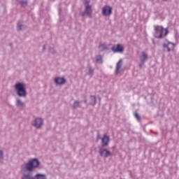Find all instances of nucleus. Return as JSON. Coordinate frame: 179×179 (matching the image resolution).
Returning a JSON list of instances; mask_svg holds the SVG:
<instances>
[{
  "mask_svg": "<svg viewBox=\"0 0 179 179\" xmlns=\"http://www.w3.org/2000/svg\"><path fill=\"white\" fill-rule=\"evenodd\" d=\"M155 29V37L156 38H163L169 34V30L167 29H164L163 27L156 25L154 27Z\"/></svg>",
  "mask_w": 179,
  "mask_h": 179,
  "instance_id": "nucleus-1",
  "label": "nucleus"
},
{
  "mask_svg": "<svg viewBox=\"0 0 179 179\" xmlns=\"http://www.w3.org/2000/svg\"><path fill=\"white\" fill-rule=\"evenodd\" d=\"M15 90L17 91V94L20 97H26V88L24 87V84L22 83H17L15 85Z\"/></svg>",
  "mask_w": 179,
  "mask_h": 179,
  "instance_id": "nucleus-2",
  "label": "nucleus"
},
{
  "mask_svg": "<svg viewBox=\"0 0 179 179\" xmlns=\"http://www.w3.org/2000/svg\"><path fill=\"white\" fill-rule=\"evenodd\" d=\"M40 166V162L36 159H33L25 164V168L28 171H33L34 169H37Z\"/></svg>",
  "mask_w": 179,
  "mask_h": 179,
  "instance_id": "nucleus-3",
  "label": "nucleus"
},
{
  "mask_svg": "<svg viewBox=\"0 0 179 179\" xmlns=\"http://www.w3.org/2000/svg\"><path fill=\"white\" fill-rule=\"evenodd\" d=\"M113 13V8L110 6H106L102 9V15L103 16H110Z\"/></svg>",
  "mask_w": 179,
  "mask_h": 179,
  "instance_id": "nucleus-4",
  "label": "nucleus"
},
{
  "mask_svg": "<svg viewBox=\"0 0 179 179\" xmlns=\"http://www.w3.org/2000/svg\"><path fill=\"white\" fill-rule=\"evenodd\" d=\"M113 52H124V47L120 44L115 45L112 48Z\"/></svg>",
  "mask_w": 179,
  "mask_h": 179,
  "instance_id": "nucleus-5",
  "label": "nucleus"
},
{
  "mask_svg": "<svg viewBox=\"0 0 179 179\" xmlns=\"http://www.w3.org/2000/svg\"><path fill=\"white\" fill-rule=\"evenodd\" d=\"M140 59L141 62V64L139 65L140 68H142V65L145 64V61H148V54L145 52H142L140 55Z\"/></svg>",
  "mask_w": 179,
  "mask_h": 179,
  "instance_id": "nucleus-6",
  "label": "nucleus"
},
{
  "mask_svg": "<svg viewBox=\"0 0 179 179\" xmlns=\"http://www.w3.org/2000/svg\"><path fill=\"white\" fill-rule=\"evenodd\" d=\"M99 154L102 157H108V156L111 155V152H110V151L103 148L99 150Z\"/></svg>",
  "mask_w": 179,
  "mask_h": 179,
  "instance_id": "nucleus-7",
  "label": "nucleus"
},
{
  "mask_svg": "<svg viewBox=\"0 0 179 179\" xmlns=\"http://www.w3.org/2000/svg\"><path fill=\"white\" fill-rule=\"evenodd\" d=\"M164 48L168 52H170V51H172V50H174V44L170 42H168L164 44Z\"/></svg>",
  "mask_w": 179,
  "mask_h": 179,
  "instance_id": "nucleus-8",
  "label": "nucleus"
},
{
  "mask_svg": "<svg viewBox=\"0 0 179 179\" xmlns=\"http://www.w3.org/2000/svg\"><path fill=\"white\" fill-rule=\"evenodd\" d=\"M35 128H40L41 125H43V119L41 118H36L33 124Z\"/></svg>",
  "mask_w": 179,
  "mask_h": 179,
  "instance_id": "nucleus-9",
  "label": "nucleus"
},
{
  "mask_svg": "<svg viewBox=\"0 0 179 179\" xmlns=\"http://www.w3.org/2000/svg\"><path fill=\"white\" fill-rule=\"evenodd\" d=\"M102 146H107L108 145V142H110V138L108 136L104 134L102 138Z\"/></svg>",
  "mask_w": 179,
  "mask_h": 179,
  "instance_id": "nucleus-10",
  "label": "nucleus"
},
{
  "mask_svg": "<svg viewBox=\"0 0 179 179\" xmlns=\"http://www.w3.org/2000/svg\"><path fill=\"white\" fill-rule=\"evenodd\" d=\"M65 82H66V80L64 78L58 77L55 79V83L56 85H64L65 84Z\"/></svg>",
  "mask_w": 179,
  "mask_h": 179,
  "instance_id": "nucleus-11",
  "label": "nucleus"
},
{
  "mask_svg": "<svg viewBox=\"0 0 179 179\" xmlns=\"http://www.w3.org/2000/svg\"><path fill=\"white\" fill-rule=\"evenodd\" d=\"M85 14L92 17V6H85Z\"/></svg>",
  "mask_w": 179,
  "mask_h": 179,
  "instance_id": "nucleus-12",
  "label": "nucleus"
},
{
  "mask_svg": "<svg viewBox=\"0 0 179 179\" xmlns=\"http://www.w3.org/2000/svg\"><path fill=\"white\" fill-rule=\"evenodd\" d=\"M121 66H122V59L119 60V62L117 64L115 70L116 73H118V71L121 69Z\"/></svg>",
  "mask_w": 179,
  "mask_h": 179,
  "instance_id": "nucleus-13",
  "label": "nucleus"
},
{
  "mask_svg": "<svg viewBox=\"0 0 179 179\" xmlns=\"http://www.w3.org/2000/svg\"><path fill=\"white\" fill-rule=\"evenodd\" d=\"M34 179H47V178L44 174L38 173L34 177Z\"/></svg>",
  "mask_w": 179,
  "mask_h": 179,
  "instance_id": "nucleus-14",
  "label": "nucleus"
},
{
  "mask_svg": "<svg viewBox=\"0 0 179 179\" xmlns=\"http://www.w3.org/2000/svg\"><path fill=\"white\" fill-rule=\"evenodd\" d=\"M22 179H34V177H32L31 173H28L24 175Z\"/></svg>",
  "mask_w": 179,
  "mask_h": 179,
  "instance_id": "nucleus-15",
  "label": "nucleus"
},
{
  "mask_svg": "<svg viewBox=\"0 0 179 179\" xmlns=\"http://www.w3.org/2000/svg\"><path fill=\"white\" fill-rule=\"evenodd\" d=\"M16 106L17 107H23V102H22V101H20V99H17L16 100Z\"/></svg>",
  "mask_w": 179,
  "mask_h": 179,
  "instance_id": "nucleus-16",
  "label": "nucleus"
},
{
  "mask_svg": "<svg viewBox=\"0 0 179 179\" xmlns=\"http://www.w3.org/2000/svg\"><path fill=\"white\" fill-rule=\"evenodd\" d=\"M99 48H100V50H106V49H107V46H106V44H104V43H101L99 45Z\"/></svg>",
  "mask_w": 179,
  "mask_h": 179,
  "instance_id": "nucleus-17",
  "label": "nucleus"
},
{
  "mask_svg": "<svg viewBox=\"0 0 179 179\" xmlns=\"http://www.w3.org/2000/svg\"><path fill=\"white\" fill-rule=\"evenodd\" d=\"M134 117L136 118V120H138V121H141V117L138 113H134Z\"/></svg>",
  "mask_w": 179,
  "mask_h": 179,
  "instance_id": "nucleus-18",
  "label": "nucleus"
},
{
  "mask_svg": "<svg viewBox=\"0 0 179 179\" xmlns=\"http://www.w3.org/2000/svg\"><path fill=\"white\" fill-rule=\"evenodd\" d=\"M96 61V62H101V61H102L101 56H97Z\"/></svg>",
  "mask_w": 179,
  "mask_h": 179,
  "instance_id": "nucleus-19",
  "label": "nucleus"
},
{
  "mask_svg": "<svg viewBox=\"0 0 179 179\" xmlns=\"http://www.w3.org/2000/svg\"><path fill=\"white\" fill-rule=\"evenodd\" d=\"M91 100L93 101L91 104H96V96H91Z\"/></svg>",
  "mask_w": 179,
  "mask_h": 179,
  "instance_id": "nucleus-20",
  "label": "nucleus"
},
{
  "mask_svg": "<svg viewBox=\"0 0 179 179\" xmlns=\"http://www.w3.org/2000/svg\"><path fill=\"white\" fill-rule=\"evenodd\" d=\"M3 159V152L2 150H0V162Z\"/></svg>",
  "mask_w": 179,
  "mask_h": 179,
  "instance_id": "nucleus-21",
  "label": "nucleus"
},
{
  "mask_svg": "<svg viewBox=\"0 0 179 179\" xmlns=\"http://www.w3.org/2000/svg\"><path fill=\"white\" fill-rule=\"evenodd\" d=\"M76 107H79V102L78 101H76L74 103L73 108H76Z\"/></svg>",
  "mask_w": 179,
  "mask_h": 179,
  "instance_id": "nucleus-22",
  "label": "nucleus"
},
{
  "mask_svg": "<svg viewBox=\"0 0 179 179\" xmlns=\"http://www.w3.org/2000/svg\"><path fill=\"white\" fill-rule=\"evenodd\" d=\"M27 5V1H22L21 6H26Z\"/></svg>",
  "mask_w": 179,
  "mask_h": 179,
  "instance_id": "nucleus-23",
  "label": "nucleus"
},
{
  "mask_svg": "<svg viewBox=\"0 0 179 179\" xmlns=\"http://www.w3.org/2000/svg\"><path fill=\"white\" fill-rule=\"evenodd\" d=\"M17 29H18V30H22V25L17 24Z\"/></svg>",
  "mask_w": 179,
  "mask_h": 179,
  "instance_id": "nucleus-24",
  "label": "nucleus"
},
{
  "mask_svg": "<svg viewBox=\"0 0 179 179\" xmlns=\"http://www.w3.org/2000/svg\"><path fill=\"white\" fill-rule=\"evenodd\" d=\"M85 3H87V5H89V3H87V1L85 0Z\"/></svg>",
  "mask_w": 179,
  "mask_h": 179,
  "instance_id": "nucleus-25",
  "label": "nucleus"
},
{
  "mask_svg": "<svg viewBox=\"0 0 179 179\" xmlns=\"http://www.w3.org/2000/svg\"><path fill=\"white\" fill-rule=\"evenodd\" d=\"M43 50H45V46H43Z\"/></svg>",
  "mask_w": 179,
  "mask_h": 179,
  "instance_id": "nucleus-26",
  "label": "nucleus"
},
{
  "mask_svg": "<svg viewBox=\"0 0 179 179\" xmlns=\"http://www.w3.org/2000/svg\"><path fill=\"white\" fill-rule=\"evenodd\" d=\"M164 1H167V0H164Z\"/></svg>",
  "mask_w": 179,
  "mask_h": 179,
  "instance_id": "nucleus-27",
  "label": "nucleus"
}]
</instances>
